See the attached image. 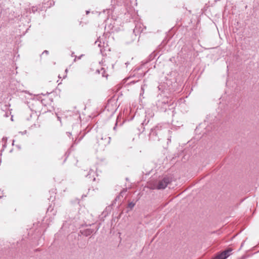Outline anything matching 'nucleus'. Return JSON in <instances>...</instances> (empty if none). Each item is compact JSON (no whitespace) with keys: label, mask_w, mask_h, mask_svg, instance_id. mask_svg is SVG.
I'll use <instances>...</instances> for the list:
<instances>
[{"label":"nucleus","mask_w":259,"mask_h":259,"mask_svg":"<svg viewBox=\"0 0 259 259\" xmlns=\"http://www.w3.org/2000/svg\"><path fill=\"white\" fill-rule=\"evenodd\" d=\"M126 191L127 189H123L120 193V194L116 196L114 201L111 204L108 206L106 208L105 210H111V209H117L119 208L122 204V202L124 200V199L126 196Z\"/></svg>","instance_id":"obj_1"},{"label":"nucleus","mask_w":259,"mask_h":259,"mask_svg":"<svg viewBox=\"0 0 259 259\" xmlns=\"http://www.w3.org/2000/svg\"><path fill=\"white\" fill-rule=\"evenodd\" d=\"M171 182V178L169 177H164L155 182L152 187L153 189H164Z\"/></svg>","instance_id":"obj_2"},{"label":"nucleus","mask_w":259,"mask_h":259,"mask_svg":"<svg viewBox=\"0 0 259 259\" xmlns=\"http://www.w3.org/2000/svg\"><path fill=\"white\" fill-rule=\"evenodd\" d=\"M163 100V101H162L158 100L157 103V105L158 107H161L163 109H166L165 105L168 103V99L167 98H164Z\"/></svg>","instance_id":"obj_3"},{"label":"nucleus","mask_w":259,"mask_h":259,"mask_svg":"<svg viewBox=\"0 0 259 259\" xmlns=\"http://www.w3.org/2000/svg\"><path fill=\"white\" fill-rule=\"evenodd\" d=\"M94 232V230L91 229H87L83 230L81 231L82 235L88 236L90 235H91Z\"/></svg>","instance_id":"obj_4"},{"label":"nucleus","mask_w":259,"mask_h":259,"mask_svg":"<svg viewBox=\"0 0 259 259\" xmlns=\"http://www.w3.org/2000/svg\"><path fill=\"white\" fill-rule=\"evenodd\" d=\"M160 130L159 128V126H157L155 127V128L154 130H153L151 131L150 135H151V136H152V135H157L158 134H160Z\"/></svg>","instance_id":"obj_5"},{"label":"nucleus","mask_w":259,"mask_h":259,"mask_svg":"<svg viewBox=\"0 0 259 259\" xmlns=\"http://www.w3.org/2000/svg\"><path fill=\"white\" fill-rule=\"evenodd\" d=\"M86 177H88L89 179L93 178V181L95 180V172L93 170L90 169L89 174L86 176Z\"/></svg>","instance_id":"obj_6"},{"label":"nucleus","mask_w":259,"mask_h":259,"mask_svg":"<svg viewBox=\"0 0 259 259\" xmlns=\"http://www.w3.org/2000/svg\"><path fill=\"white\" fill-rule=\"evenodd\" d=\"M232 250L231 249H227V250L223 251L222 253L224 255V256H226V258H227L230 255Z\"/></svg>","instance_id":"obj_7"},{"label":"nucleus","mask_w":259,"mask_h":259,"mask_svg":"<svg viewBox=\"0 0 259 259\" xmlns=\"http://www.w3.org/2000/svg\"><path fill=\"white\" fill-rule=\"evenodd\" d=\"M96 71L98 72L99 73H101L102 74V76H103V77H104V76L107 77V76L106 74H105V70L104 68H102L100 70H97Z\"/></svg>","instance_id":"obj_8"},{"label":"nucleus","mask_w":259,"mask_h":259,"mask_svg":"<svg viewBox=\"0 0 259 259\" xmlns=\"http://www.w3.org/2000/svg\"><path fill=\"white\" fill-rule=\"evenodd\" d=\"M226 256H224L222 252L218 254L214 259H226Z\"/></svg>","instance_id":"obj_9"},{"label":"nucleus","mask_w":259,"mask_h":259,"mask_svg":"<svg viewBox=\"0 0 259 259\" xmlns=\"http://www.w3.org/2000/svg\"><path fill=\"white\" fill-rule=\"evenodd\" d=\"M146 87V84H143L141 86V93H140V96H142L144 93V90H145V87Z\"/></svg>","instance_id":"obj_10"},{"label":"nucleus","mask_w":259,"mask_h":259,"mask_svg":"<svg viewBox=\"0 0 259 259\" xmlns=\"http://www.w3.org/2000/svg\"><path fill=\"white\" fill-rule=\"evenodd\" d=\"M158 88L159 90H161L162 92H164V90H165L164 84H160L158 87Z\"/></svg>","instance_id":"obj_11"},{"label":"nucleus","mask_w":259,"mask_h":259,"mask_svg":"<svg viewBox=\"0 0 259 259\" xmlns=\"http://www.w3.org/2000/svg\"><path fill=\"white\" fill-rule=\"evenodd\" d=\"M135 205V203L133 202H131L128 204V207L130 209H132L134 206Z\"/></svg>","instance_id":"obj_12"},{"label":"nucleus","mask_w":259,"mask_h":259,"mask_svg":"<svg viewBox=\"0 0 259 259\" xmlns=\"http://www.w3.org/2000/svg\"><path fill=\"white\" fill-rule=\"evenodd\" d=\"M7 140L8 139L7 137H3L2 139V142L3 143H7Z\"/></svg>","instance_id":"obj_13"},{"label":"nucleus","mask_w":259,"mask_h":259,"mask_svg":"<svg viewBox=\"0 0 259 259\" xmlns=\"http://www.w3.org/2000/svg\"><path fill=\"white\" fill-rule=\"evenodd\" d=\"M31 11L33 13H35L36 11H37V8L35 7H32L31 8Z\"/></svg>","instance_id":"obj_14"},{"label":"nucleus","mask_w":259,"mask_h":259,"mask_svg":"<svg viewBox=\"0 0 259 259\" xmlns=\"http://www.w3.org/2000/svg\"><path fill=\"white\" fill-rule=\"evenodd\" d=\"M99 42V40H98L97 41H95V44H97V45L99 47H101V42L100 41L99 43H98Z\"/></svg>","instance_id":"obj_15"},{"label":"nucleus","mask_w":259,"mask_h":259,"mask_svg":"<svg viewBox=\"0 0 259 259\" xmlns=\"http://www.w3.org/2000/svg\"><path fill=\"white\" fill-rule=\"evenodd\" d=\"M2 146H3V150H4L6 147V143H3Z\"/></svg>","instance_id":"obj_16"},{"label":"nucleus","mask_w":259,"mask_h":259,"mask_svg":"<svg viewBox=\"0 0 259 259\" xmlns=\"http://www.w3.org/2000/svg\"><path fill=\"white\" fill-rule=\"evenodd\" d=\"M46 54L48 55L49 54V51L47 50H45L42 53V54Z\"/></svg>","instance_id":"obj_17"},{"label":"nucleus","mask_w":259,"mask_h":259,"mask_svg":"<svg viewBox=\"0 0 259 259\" xmlns=\"http://www.w3.org/2000/svg\"><path fill=\"white\" fill-rule=\"evenodd\" d=\"M35 103H36V104H40V102H39V101H35Z\"/></svg>","instance_id":"obj_18"},{"label":"nucleus","mask_w":259,"mask_h":259,"mask_svg":"<svg viewBox=\"0 0 259 259\" xmlns=\"http://www.w3.org/2000/svg\"><path fill=\"white\" fill-rule=\"evenodd\" d=\"M67 134H68V136H69V137L71 135V134L70 133H69V132L67 133Z\"/></svg>","instance_id":"obj_19"},{"label":"nucleus","mask_w":259,"mask_h":259,"mask_svg":"<svg viewBox=\"0 0 259 259\" xmlns=\"http://www.w3.org/2000/svg\"><path fill=\"white\" fill-rule=\"evenodd\" d=\"M89 13H90V11H86V14H87V15H88V14H89Z\"/></svg>","instance_id":"obj_20"},{"label":"nucleus","mask_w":259,"mask_h":259,"mask_svg":"<svg viewBox=\"0 0 259 259\" xmlns=\"http://www.w3.org/2000/svg\"><path fill=\"white\" fill-rule=\"evenodd\" d=\"M108 139H109V140H110V137H108ZM109 142H110V141H108L107 142V143H109Z\"/></svg>","instance_id":"obj_21"},{"label":"nucleus","mask_w":259,"mask_h":259,"mask_svg":"<svg viewBox=\"0 0 259 259\" xmlns=\"http://www.w3.org/2000/svg\"><path fill=\"white\" fill-rule=\"evenodd\" d=\"M82 55H81L80 56L78 57V59H80L81 58V57H82Z\"/></svg>","instance_id":"obj_22"},{"label":"nucleus","mask_w":259,"mask_h":259,"mask_svg":"<svg viewBox=\"0 0 259 259\" xmlns=\"http://www.w3.org/2000/svg\"><path fill=\"white\" fill-rule=\"evenodd\" d=\"M67 71H68V69H65V72H66V73H67Z\"/></svg>","instance_id":"obj_23"},{"label":"nucleus","mask_w":259,"mask_h":259,"mask_svg":"<svg viewBox=\"0 0 259 259\" xmlns=\"http://www.w3.org/2000/svg\"><path fill=\"white\" fill-rule=\"evenodd\" d=\"M58 119L60 121V117L58 116Z\"/></svg>","instance_id":"obj_24"},{"label":"nucleus","mask_w":259,"mask_h":259,"mask_svg":"<svg viewBox=\"0 0 259 259\" xmlns=\"http://www.w3.org/2000/svg\"><path fill=\"white\" fill-rule=\"evenodd\" d=\"M76 58H77V57H76V56H75V59H74V61H76Z\"/></svg>","instance_id":"obj_25"},{"label":"nucleus","mask_w":259,"mask_h":259,"mask_svg":"<svg viewBox=\"0 0 259 259\" xmlns=\"http://www.w3.org/2000/svg\"><path fill=\"white\" fill-rule=\"evenodd\" d=\"M115 129H116V126H115L113 127V130H115Z\"/></svg>","instance_id":"obj_26"},{"label":"nucleus","mask_w":259,"mask_h":259,"mask_svg":"<svg viewBox=\"0 0 259 259\" xmlns=\"http://www.w3.org/2000/svg\"><path fill=\"white\" fill-rule=\"evenodd\" d=\"M74 56V53L72 54V56L73 57Z\"/></svg>","instance_id":"obj_27"}]
</instances>
